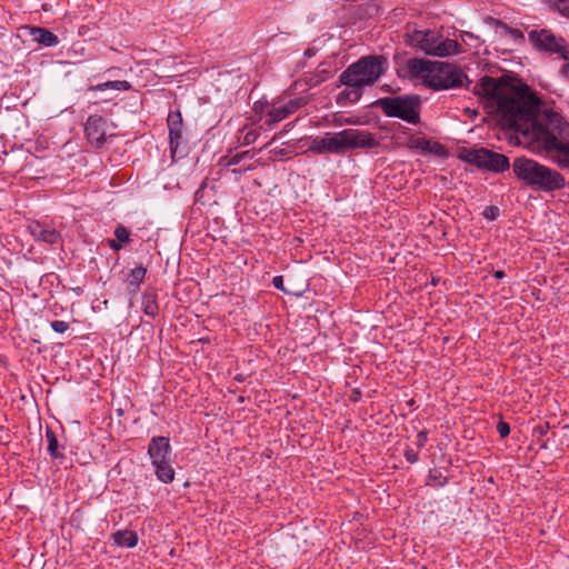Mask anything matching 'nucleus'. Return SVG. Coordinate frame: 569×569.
Instances as JSON below:
<instances>
[{
	"label": "nucleus",
	"mask_w": 569,
	"mask_h": 569,
	"mask_svg": "<svg viewBox=\"0 0 569 569\" xmlns=\"http://www.w3.org/2000/svg\"><path fill=\"white\" fill-rule=\"evenodd\" d=\"M111 539L118 547L133 548L138 543V535L131 530H118L112 533Z\"/></svg>",
	"instance_id": "nucleus-16"
},
{
	"label": "nucleus",
	"mask_w": 569,
	"mask_h": 569,
	"mask_svg": "<svg viewBox=\"0 0 569 569\" xmlns=\"http://www.w3.org/2000/svg\"><path fill=\"white\" fill-rule=\"evenodd\" d=\"M405 457H406L407 461H409L410 463H415L419 459L418 453L416 451H413L412 449H407L405 451Z\"/></svg>",
	"instance_id": "nucleus-34"
},
{
	"label": "nucleus",
	"mask_w": 569,
	"mask_h": 569,
	"mask_svg": "<svg viewBox=\"0 0 569 569\" xmlns=\"http://www.w3.org/2000/svg\"><path fill=\"white\" fill-rule=\"evenodd\" d=\"M110 89L118 90V91H128L131 89V83L126 80L110 81Z\"/></svg>",
	"instance_id": "nucleus-27"
},
{
	"label": "nucleus",
	"mask_w": 569,
	"mask_h": 569,
	"mask_svg": "<svg viewBox=\"0 0 569 569\" xmlns=\"http://www.w3.org/2000/svg\"><path fill=\"white\" fill-rule=\"evenodd\" d=\"M410 77L419 79L422 83L435 90L462 87L467 76L460 68L442 61L425 59H410L406 64Z\"/></svg>",
	"instance_id": "nucleus-2"
},
{
	"label": "nucleus",
	"mask_w": 569,
	"mask_h": 569,
	"mask_svg": "<svg viewBox=\"0 0 569 569\" xmlns=\"http://www.w3.org/2000/svg\"><path fill=\"white\" fill-rule=\"evenodd\" d=\"M461 159L493 172H503L510 167L509 159L505 154L485 148L465 150Z\"/></svg>",
	"instance_id": "nucleus-8"
},
{
	"label": "nucleus",
	"mask_w": 569,
	"mask_h": 569,
	"mask_svg": "<svg viewBox=\"0 0 569 569\" xmlns=\"http://www.w3.org/2000/svg\"><path fill=\"white\" fill-rule=\"evenodd\" d=\"M46 439H47V442H48V452H49V455L52 458H54V459L62 458L63 453L60 450V446H59V441L57 439V436L49 428L46 431Z\"/></svg>",
	"instance_id": "nucleus-22"
},
{
	"label": "nucleus",
	"mask_w": 569,
	"mask_h": 569,
	"mask_svg": "<svg viewBox=\"0 0 569 569\" xmlns=\"http://www.w3.org/2000/svg\"><path fill=\"white\" fill-rule=\"evenodd\" d=\"M512 170L519 180L543 192H553L566 186V179L559 171L533 159L516 158Z\"/></svg>",
	"instance_id": "nucleus-3"
},
{
	"label": "nucleus",
	"mask_w": 569,
	"mask_h": 569,
	"mask_svg": "<svg viewBox=\"0 0 569 569\" xmlns=\"http://www.w3.org/2000/svg\"><path fill=\"white\" fill-rule=\"evenodd\" d=\"M385 58L367 56L349 66L339 77L347 87H366L373 84L383 73Z\"/></svg>",
	"instance_id": "nucleus-4"
},
{
	"label": "nucleus",
	"mask_w": 569,
	"mask_h": 569,
	"mask_svg": "<svg viewBox=\"0 0 569 569\" xmlns=\"http://www.w3.org/2000/svg\"><path fill=\"white\" fill-rule=\"evenodd\" d=\"M497 431L501 438H506L510 433V427L507 422L500 420L497 425Z\"/></svg>",
	"instance_id": "nucleus-30"
},
{
	"label": "nucleus",
	"mask_w": 569,
	"mask_h": 569,
	"mask_svg": "<svg viewBox=\"0 0 569 569\" xmlns=\"http://www.w3.org/2000/svg\"><path fill=\"white\" fill-rule=\"evenodd\" d=\"M493 277L496 279H502L505 277V272L502 270H497L493 272Z\"/></svg>",
	"instance_id": "nucleus-40"
},
{
	"label": "nucleus",
	"mask_w": 569,
	"mask_h": 569,
	"mask_svg": "<svg viewBox=\"0 0 569 569\" xmlns=\"http://www.w3.org/2000/svg\"><path fill=\"white\" fill-rule=\"evenodd\" d=\"M303 104L302 99H293L286 104L273 107L267 112L266 123L270 127L296 112Z\"/></svg>",
	"instance_id": "nucleus-12"
},
{
	"label": "nucleus",
	"mask_w": 569,
	"mask_h": 569,
	"mask_svg": "<svg viewBox=\"0 0 569 569\" xmlns=\"http://www.w3.org/2000/svg\"><path fill=\"white\" fill-rule=\"evenodd\" d=\"M157 300V293L154 291H146L143 293L141 306L147 316L154 318L158 315L159 306Z\"/></svg>",
	"instance_id": "nucleus-21"
},
{
	"label": "nucleus",
	"mask_w": 569,
	"mask_h": 569,
	"mask_svg": "<svg viewBox=\"0 0 569 569\" xmlns=\"http://www.w3.org/2000/svg\"><path fill=\"white\" fill-rule=\"evenodd\" d=\"M408 147L412 150H418L422 153L441 154L443 147L438 142H431L425 138H410Z\"/></svg>",
	"instance_id": "nucleus-15"
},
{
	"label": "nucleus",
	"mask_w": 569,
	"mask_h": 569,
	"mask_svg": "<svg viewBox=\"0 0 569 569\" xmlns=\"http://www.w3.org/2000/svg\"><path fill=\"white\" fill-rule=\"evenodd\" d=\"M108 244L109 247L113 250V251H119L121 248H122V243H120L117 239H110L108 240Z\"/></svg>",
	"instance_id": "nucleus-38"
},
{
	"label": "nucleus",
	"mask_w": 569,
	"mask_h": 569,
	"mask_svg": "<svg viewBox=\"0 0 569 569\" xmlns=\"http://www.w3.org/2000/svg\"><path fill=\"white\" fill-rule=\"evenodd\" d=\"M114 237L122 244L129 243L131 241L130 231L123 226H118L116 228Z\"/></svg>",
	"instance_id": "nucleus-26"
},
{
	"label": "nucleus",
	"mask_w": 569,
	"mask_h": 569,
	"mask_svg": "<svg viewBox=\"0 0 569 569\" xmlns=\"http://www.w3.org/2000/svg\"><path fill=\"white\" fill-rule=\"evenodd\" d=\"M376 104L387 117L399 118L411 124L420 120V98L418 96H397L380 98Z\"/></svg>",
	"instance_id": "nucleus-6"
},
{
	"label": "nucleus",
	"mask_w": 569,
	"mask_h": 569,
	"mask_svg": "<svg viewBox=\"0 0 569 569\" xmlns=\"http://www.w3.org/2000/svg\"><path fill=\"white\" fill-rule=\"evenodd\" d=\"M329 153L340 154L351 149H371L379 146L375 134L358 130L346 129L335 133H327Z\"/></svg>",
	"instance_id": "nucleus-5"
},
{
	"label": "nucleus",
	"mask_w": 569,
	"mask_h": 569,
	"mask_svg": "<svg viewBox=\"0 0 569 569\" xmlns=\"http://www.w3.org/2000/svg\"><path fill=\"white\" fill-rule=\"evenodd\" d=\"M350 90H345L339 93L337 101L341 103L342 99H348L351 102H357L361 97V87H350Z\"/></svg>",
	"instance_id": "nucleus-25"
},
{
	"label": "nucleus",
	"mask_w": 569,
	"mask_h": 569,
	"mask_svg": "<svg viewBox=\"0 0 569 569\" xmlns=\"http://www.w3.org/2000/svg\"><path fill=\"white\" fill-rule=\"evenodd\" d=\"M29 231L34 240L49 244L58 243L61 238L60 233L56 229L37 221L29 224Z\"/></svg>",
	"instance_id": "nucleus-14"
},
{
	"label": "nucleus",
	"mask_w": 569,
	"mask_h": 569,
	"mask_svg": "<svg viewBox=\"0 0 569 569\" xmlns=\"http://www.w3.org/2000/svg\"><path fill=\"white\" fill-rule=\"evenodd\" d=\"M543 2L553 11L569 18V0H543Z\"/></svg>",
	"instance_id": "nucleus-23"
},
{
	"label": "nucleus",
	"mask_w": 569,
	"mask_h": 569,
	"mask_svg": "<svg viewBox=\"0 0 569 569\" xmlns=\"http://www.w3.org/2000/svg\"><path fill=\"white\" fill-rule=\"evenodd\" d=\"M257 133L253 130H248L243 137V143L244 144H251L257 139Z\"/></svg>",
	"instance_id": "nucleus-32"
},
{
	"label": "nucleus",
	"mask_w": 569,
	"mask_h": 569,
	"mask_svg": "<svg viewBox=\"0 0 569 569\" xmlns=\"http://www.w3.org/2000/svg\"><path fill=\"white\" fill-rule=\"evenodd\" d=\"M500 213V210L496 206H489L483 211V217L488 220H495Z\"/></svg>",
	"instance_id": "nucleus-29"
},
{
	"label": "nucleus",
	"mask_w": 569,
	"mask_h": 569,
	"mask_svg": "<svg viewBox=\"0 0 569 569\" xmlns=\"http://www.w3.org/2000/svg\"><path fill=\"white\" fill-rule=\"evenodd\" d=\"M51 328L57 333H63L69 329V323L63 320H54L51 322Z\"/></svg>",
	"instance_id": "nucleus-28"
},
{
	"label": "nucleus",
	"mask_w": 569,
	"mask_h": 569,
	"mask_svg": "<svg viewBox=\"0 0 569 569\" xmlns=\"http://www.w3.org/2000/svg\"><path fill=\"white\" fill-rule=\"evenodd\" d=\"M503 128L516 131L531 150L569 171V122L553 110L539 111L538 99L509 77H483L473 87Z\"/></svg>",
	"instance_id": "nucleus-1"
},
{
	"label": "nucleus",
	"mask_w": 569,
	"mask_h": 569,
	"mask_svg": "<svg viewBox=\"0 0 569 569\" xmlns=\"http://www.w3.org/2000/svg\"><path fill=\"white\" fill-rule=\"evenodd\" d=\"M106 121L101 116L92 114L87 119L84 132L89 142L100 148L106 141Z\"/></svg>",
	"instance_id": "nucleus-10"
},
{
	"label": "nucleus",
	"mask_w": 569,
	"mask_h": 569,
	"mask_svg": "<svg viewBox=\"0 0 569 569\" xmlns=\"http://www.w3.org/2000/svg\"><path fill=\"white\" fill-rule=\"evenodd\" d=\"M530 43L539 51L558 53L569 61V43L561 37H557L548 29L531 30L528 33Z\"/></svg>",
	"instance_id": "nucleus-9"
},
{
	"label": "nucleus",
	"mask_w": 569,
	"mask_h": 569,
	"mask_svg": "<svg viewBox=\"0 0 569 569\" xmlns=\"http://www.w3.org/2000/svg\"><path fill=\"white\" fill-rule=\"evenodd\" d=\"M358 123L357 119L348 118V119H341V117H336L333 119V124L341 126V124H356Z\"/></svg>",
	"instance_id": "nucleus-31"
},
{
	"label": "nucleus",
	"mask_w": 569,
	"mask_h": 569,
	"mask_svg": "<svg viewBox=\"0 0 569 569\" xmlns=\"http://www.w3.org/2000/svg\"><path fill=\"white\" fill-rule=\"evenodd\" d=\"M309 150L318 154L329 153L327 133L322 138L313 139L310 143Z\"/></svg>",
	"instance_id": "nucleus-24"
},
{
	"label": "nucleus",
	"mask_w": 569,
	"mask_h": 569,
	"mask_svg": "<svg viewBox=\"0 0 569 569\" xmlns=\"http://www.w3.org/2000/svg\"><path fill=\"white\" fill-rule=\"evenodd\" d=\"M242 157H243V154H236V156H234V157H232V159L229 161V164L238 163Z\"/></svg>",
	"instance_id": "nucleus-39"
},
{
	"label": "nucleus",
	"mask_w": 569,
	"mask_h": 569,
	"mask_svg": "<svg viewBox=\"0 0 569 569\" xmlns=\"http://www.w3.org/2000/svg\"><path fill=\"white\" fill-rule=\"evenodd\" d=\"M409 40L429 56L448 57L460 52V44L456 40L445 39L430 30H415L409 34Z\"/></svg>",
	"instance_id": "nucleus-7"
},
{
	"label": "nucleus",
	"mask_w": 569,
	"mask_h": 569,
	"mask_svg": "<svg viewBox=\"0 0 569 569\" xmlns=\"http://www.w3.org/2000/svg\"><path fill=\"white\" fill-rule=\"evenodd\" d=\"M147 274V269L143 266L136 267L128 276L127 290L130 295H136L140 290V284L143 282Z\"/></svg>",
	"instance_id": "nucleus-18"
},
{
	"label": "nucleus",
	"mask_w": 569,
	"mask_h": 569,
	"mask_svg": "<svg viewBox=\"0 0 569 569\" xmlns=\"http://www.w3.org/2000/svg\"><path fill=\"white\" fill-rule=\"evenodd\" d=\"M492 23L500 29V33L503 37L509 38L515 43L522 44L525 42V34L521 30L515 29L506 24L505 22L497 20V19H490Z\"/></svg>",
	"instance_id": "nucleus-19"
},
{
	"label": "nucleus",
	"mask_w": 569,
	"mask_h": 569,
	"mask_svg": "<svg viewBox=\"0 0 569 569\" xmlns=\"http://www.w3.org/2000/svg\"><path fill=\"white\" fill-rule=\"evenodd\" d=\"M169 130V142L172 154H174L182 140V117L180 111L170 112L167 119Z\"/></svg>",
	"instance_id": "nucleus-13"
},
{
	"label": "nucleus",
	"mask_w": 569,
	"mask_h": 569,
	"mask_svg": "<svg viewBox=\"0 0 569 569\" xmlns=\"http://www.w3.org/2000/svg\"><path fill=\"white\" fill-rule=\"evenodd\" d=\"M31 36L34 41H37L39 44H43L46 47H54L59 43L58 37L43 28L33 27L31 28Z\"/></svg>",
	"instance_id": "nucleus-17"
},
{
	"label": "nucleus",
	"mask_w": 569,
	"mask_h": 569,
	"mask_svg": "<svg viewBox=\"0 0 569 569\" xmlns=\"http://www.w3.org/2000/svg\"><path fill=\"white\" fill-rule=\"evenodd\" d=\"M283 277L282 276H276L273 279H272V284L274 286V288L281 290V291H284V287H283Z\"/></svg>",
	"instance_id": "nucleus-35"
},
{
	"label": "nucleus",
	"mask_w": 569,
	"mask_h": 569,
	"mask_svg": "<svg viewBox=\"0 0 569 569\" xmlns=\"http://www.w3.org/2000/svg\"><path fill=\"white\" fill-rule=\"evenodd\" d=\"M108 89H110V81L90 87V90H92V91H106Z\"/></svg>",
	"instance_id": "nucleus-36"
},
{
	"label": "nucleus",
	"mask_w": 569,
	"mask_h": 569,
	"mask_svg": "<svg viewBox=\"0 0 569 569\" xmlns=\"http://www.w3.org/2000/svg\"><path fill=\"white\" fill-rule=\"evenodd\" d=\"M559 73L569 83V62L560 68Z\"/></svg>",
	"instance_id": "nucleus-37"
},
{
	"label": "nucleus",
	"mask_w": 569,
	"mask_h": 569,
	"mask_svg": "<svg viewBox=\"0 0 569 569\" xmlns=\"http://www.w3.org/2000/svg\"><path fill=\"white\" fill-rule=\"evenodd\" d=\"M152 466L154 467L158 480L161 482L170 483L174 479V469L172 468L169 460H164L163 462H154Z\"/></svg>",
	"instance_id": "nucleus-20"
},
{
	"label": "nucleus",
	"mask_w": 569,
	"mask_h": 569,
	"mask_svg": "<svg viewBox=\"0 0 569 569\" xmlns=\"http://www.w3.org/2000/svg\"><path fill=\"white\" fill-rule=\"evenodd\" d=\"M428 440L427 432L425 430H421L417 435L416 443L419 448L423 447Z\"/></svg>",
	"instance_id": "nucleus-33"
},
{
	"label": "nucleus",
	"mask_w": 569,
	"mask_h": 569,
	"mask_svg": "<svg viewBox=\"0 0 569 569\" xmlns=\"http://www.w3.org/2000/svg\"><path fill=\"white\" fill-rule=\"evenodd\" d=\"M171 453V446L169 438L158 436L153 437L148 446V455L151 459V463L163 462L169 460L168 457Z\"/></svg>",
	"instance_id": "nucleus-11"
}]
</instances>
